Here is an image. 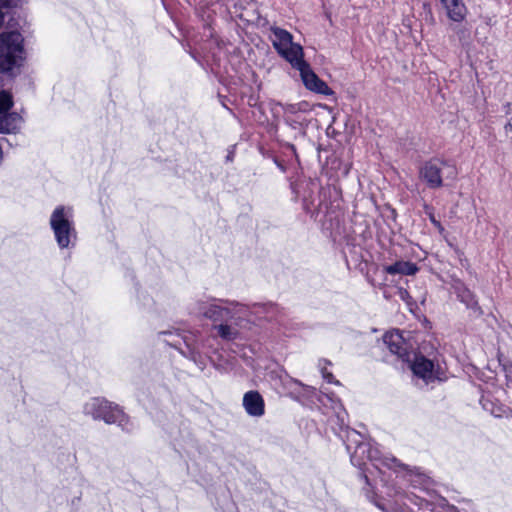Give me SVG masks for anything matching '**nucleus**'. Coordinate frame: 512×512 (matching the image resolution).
<instances>
[{"label":"nucleus","mask_w":512,"mask_h":512,"mask_svg":"<svg viewBox=\"0 0 512 512\" xmlns=\"http://www.w3.org/2000/svg\"><path fill=\"white\" fill-rule=\"evenodd\" d=\"M383 342L389 351L402 361H410V349L412 346L403 332L397 329L387 331L383 336Z\"/></svg>","instance_id":"obj_8"},{"label":"nucleus","mask_w":512,"mask_h":512,"mask_svg":"<svg viewBox=\"0 0 512 512\" xmlns=\"http://www.w3.org/2000/svg\"><path fill=\"white\" fill-rule=\"evenodd\" d=\"M432 222L439 228V229H442L441 228V225L439 222H437L435 219H432Z\"/></svg>","instance_id":"obj_25"},{"label":"nucleus","mask_w":512,"mask_h":512,"mask_svg":"<svg viewBox=\"0 0 512 512\" xmlns=\"http://www.w3.org/2000/svg\"><path fill=\"white\" fill-rule=\"evenodd\" d=\"M508 387L512 388V371L507 374Z\"/></svg>","instance_id":"obj_23"},{"label":"nucleus","mask_w":512,"mask_h":512,"mask_svg":"<svg viewBox=\"0 0 512 512\" xmlns=\"http://www.w3.org/2000/svg\"><path fill=\"white\" fill-rule=\"evenodd\" d=\"M290 66L298 71L304 87L314 93L330 96L333 90L321 80L304 59V51L300 44L290 40Z\"/></svg>","instance_id":"obj_2"},{"label":"nucleus","mask_w":512,"mask_h":512,"mask_svg":"<svg viewBox=\"0 0 512 512\" xmlns=\"http://www.w3.org/2000/svg\"><path fill=\"white\" fill-rule=\"evenodd\" d=\"M251 309L244 313H239L238 319H230L227 322L214 324L213 329L216 330L217 335L226 341H232L238 338L240 329L244 328L250 322Z\"/></svg>","instance_id":"obj_9"},{"label":"nucleus","mask_w":512,"mask_h":512,"mask_svg":"<svg viewBox=\"0 0 512 512\" xmlns=\"http://www.w3.org/2000/svg\"><path fill=\"white\" fill-rule=\"evenodd\" d=\"M420 178L430 187L439 188L443 185V179H455L456 168L441 159H432L423 164L419 171Z\"/></svg>","instance_id":"obj_6"},{"label":"nucleus","mask_w":512,"mask_h":512,"mask_svg":"<svg viewBox=\"0 0 512 512\" xmlns=\"http://www.w3.org/2000/svg\"><path fill=\"white\" fill-rule=\"evenodd\" d=\"M448 17L455 22L462 21L466 16V7L462 0H441Z\"/></svg>","instance_id":"obj_16"},{"label":"nucleus","mask_w":512,"mask_h":512,"mask_svg":"<svg viewBox=\"0 0 512 512\" xmlns=\"http://www.w3.org/2000/svg\"><path fill=\"white\" fill-rule=\"evenodd\" d=\"M318 401L323 407H328L333 410L341 424H344L346 412L338 397L333 393L322 392L318 397Z\"/></svg>","instance_id":"obj_13"},{"label":"nucleus","mask_w":512,"mask_h":512,"mask_svg":"<svg viewBox=\"0 0 512 512\" xmlns=\"http://www.w3.org/2000/svg\"><path fill=\"white\" fill-rule=\"evenodd\" d=\"M23 53V37L18 31L0 33V72L20 66Z\"/></svg>","instance_id":"obj_3"},{"label":"nucleus","mask_w":512,"mask_h":512,"mask_svg":"<svg viewBox=\"0 0 512 512\" xmlns=\"http://www.w3.org/2000/svg\"><path fill=\"white\" fill-rule=\"evenodd\" d=\"M242 406L250 417L261 418L265 415V401L257 390H250L244 393Z\"/></svg>","instance_id":"obj_12"},{"label":"nucleus","mask_w":512,"mask_h":512,"mask_svg":"<svg viewBox=\"0 0 512 512\" xmlns=\"http://www.w3.org/2000/svg\"><path fill=\"white\" fill-rule=\"evenodd\" d=\"M23 0H0V10L3 8L16 7L22 3Z\"/></svg>","instance_id":"obj_22"},{"label":"nucleus","mask_w":512,"mask_h":512,"mask_svg":"<svg viewBox=\"0 0 512 512\" xmlns=\"http://www.w3.org/2000/svg\"><path fill=\"white\" fill-rule=\"evenodd\" d=\"M1 133H14L22 123V117L18 113H8L0 116Z\"/></svg>","instance_id":"obj_18"},{"label":"nucleus","mask_w":512,"mask_h":512,"mask_svg":"<svg viewBox=\"0 0 512 512\" xmlns=\"http://www.w3.org/2000/svg\"><path fill=\"white\" fill-rule=\"evenodd\" d=\"M315 390L309 386H303L297 380L290 379V396L301 401L303 404H312Z\"/></svg>","instance_id":"obj_15"},{"label":"nucleus","mask_w":512,"mask_h":512,"mask_svg":"<svg viewBox=\"0 0 512 512\" xmlns=\"http://www.w3.org/2000/svg\"><path fill=\"white\" fill-rule=\"evenodd\" d=\"M318 369L322 375V378L330 384L340 385V382L335 379L331 367L332 363L327 359H319L318 360Z\"/></svg>","instance_id":"obj_19"},{"label":"nucleus","mask_w":512,"mask_h":512,"mask_svg":"<svg viewBox=\"0 0 512 512\" xmlns=\"http://www.w3.org/2000/svg\"><path fill=\"white\" fill-rule=\"evenodd\" d=\"M249 311V307L234 301L212 299L210 301L197 300L191 307V312L204 316L214 324L227 322L230 319H238L239 313Z\"/></svg>","instance_id":"obj_1"},{"label":"nucleus","mask_w":512,"mask_h":512,"mask_svg":"<svg viewBox=\"0 0 512 512\" xmlns=\"http://www.w3.org/2000/svg\"><path fill=\"white\" fill-rule=\"evenodd\" d=\"M50 226L61 249L68 248L76 238L73 209L71 207L57 206L51 214Z\"/></svg>","instance_id":"obj_4"},{"label":"nucleus","mask_w":512,"mask_h":512,"mask_svg":"<svg viewBox=\"0 0 512 512\" xmlns=\"http://www.w3.org/2000/svg\"><path fill=\"white\" fill-rule=\"evenodd\" d=\"M84 413L95 420H103L107 424H118L126 429L129 419L118 405L102 398H92L84 405Z\"/></svg>","instance_id":"obj_5"},{"label":"nucleus","mask_w":512,"mask_h":512,"mask_svg":"<svg viewBox=\"0 0 512 512\" xmlns=\"http://www.w3.org/2000/svg\"><path fill=\"white\" fill-rule=\"evenodd\" d=\"M409 481L414 488H419L429 496V499H422L419 496H414L409 499L412 503L420 507H422L424 503L433 507H443L445 505V499L437 498L431 493L430 486L432 481L428 476L419 471L411 472ZM431 510L433 511L434 508Z\"/></svg>","instance_id":"obj_7"},{"label":"nucleus","mask_w":512,"mask_h":512,"mask_svg":"<svg viewBox=\"0 0 512 512\" xmlns=\"http://www.w3.org/2000/svg\"><path fill=\"white\" fill-rule=\"evenodd\" d=\"M368 452V458L371 461L379 462V464L389 468L394 469L398 466V462L394 457L385 456L383 459H378L376 457L377 451H372L368 448V445L365 443H360L356 446L353 453H351V461L355 465H363L364 463V457L363 455Z\"/></svg>","instance_id":"obj_11"},{"label":"nucleus","mask_w":512,"mask_h":512,"mask_svg":"<svg viewBox=\"0 0 512 512\" xmlns=\"http://www.w3.org/2000/svg\"><path fill=\"white\" fill-rule=\"evenodd\" d=\"M384 270L390 275H414L418 272V267L410 261H397L392 265L385 266Z\"/></svg>","instance_id":"obj_17"},{"label":"nucleus","mask_w":512,"mask_h":512,"mask_svg":"<svg viewBox=\"0 0 512 512\" xmlns=\"http://www.w3.org/2000/svg\"><path fill=\"white\" fill-rule=\"evenodd\" d=\"M403 297H406L407 291H401Z\"/></svg>","instance_id":"obj_28"},{"label":"nucleus","mask_w":512,"mask_h":512,"mask_svg":"<svg viewBox=\"0 0 512 512\" xmlns=\"http://www.w3.org/2000/svg\"><path fill=\"white\" fill-rule=\"evenodd\" d=\"M403 297H406L407 291H401Z\"/></svg>","instance_id":"obj_27"},{"label":"nucleus","mask_w":512,"mask_h":512,"mask_svg":"<svg viewBox=\"0 0 512 512\" xmlns=\"http://www.w3.org/2000/svg\"><path fill=\"white\" fill-rule=\"evenodd\" d=\"M392 511H394V512H400V511H398V510H396V509H393Z\"/></svg>","instance_id":"obj_29"},{"label":"nucleus","mask_w":512,"mask_h":512,"mask_svg":"<svg viewBox=\"0 0 512 512\" xmlns=\"http://www.w3.org/2000/svg\"><path fill=\"white\" fill-rule=\"evenodd\" d=\"M456 289L458 298L461 300V302L465 303L469 307L473 306L476 303L473 293L466 287L460 285L456 287Z\"/></svg>","instance_id":"obj_20"},{"label":"nucleus","mask_w":512,"mask_h":512,"mask_svg":"<svg viewBox=\"0 0 512 512\" xmlns=\"http://www.w3.org/2000/svg\"><path fill=\"white\" fill-rule=\"evenodd\" d=\"M13 105L12 96L6 91L0 92V115L6 113Z\"/></svg>","instance_id":"obj_21"},{"label":"nucleus","mask_w":512,"mask_h":512,"mask_svg":"<svg viewBox=\"0 0 512 512\" xmlns=\"http://www.w3.org/2000/svg\"><path fill=\"white\" fill-rule=\"evenodd\" d=\"M404 362L408 364L413 375L422 379L425 383L438 378V372L434 363L423 355L410 353V361Z\"/></svg>","instance_id":"obj_10"},{"label":"nucleus","mask_w":512,"mask_h":512,"mask_svg":"<svg viewBox=\"0 0 512 512\" xmlns=\"http://www.w3.org/2000/svg\"><path fill=\"white\" fill-rule=\"evenodd\" d=\"M277 163V165L279 166V168L282 170V171H285V168L283 165L279 164L277 161H275Z\"/></svg>","instance_id":"obj_26"},{"label":"nucleus","mask_w":512,"mask_h":512,"mask_svg":"<svg viewBox=\"0 0 512 512\" xmlns=\"http://www.w3.org/2000/svg\"><path fill=\"white\" fill-rule=\"evenodd\" d=\"M4 21V13L0 10V26L2 25Z\"/></svg>","instance_id":"obj_24"},{"label":"nucleus","mask_w":512,"mask_h":512,"mask_svg":"<svg viewBox=\"0 0 512 512\" xmlns=\"http://www.w3.org/2000/svg\"><path fill=\"white\" fill-rule=\"evenodd\" d=\"M270 40L277 52L288 60V32L280 28H271Z\"/></svg>","instance_id":"obj_14"}]
</instances>
